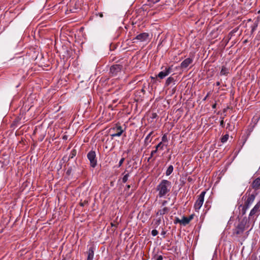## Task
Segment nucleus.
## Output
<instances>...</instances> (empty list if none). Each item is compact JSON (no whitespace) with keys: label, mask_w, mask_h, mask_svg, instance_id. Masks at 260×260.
Instances as JSON below:
<instances>
[{"label":"nucleus","mask_w":260,"mask_h":260,"mask_svg":"<svg viewBox=\"0 0 260 260\" xmlns=\"http://www.w3.org/2000/svg\"><path fill=\"white\" fill-rule=\"evenodd\" d=\"M172 187L171 182L167 180H162L156 187L158 196L162 198L170 193Z\"/></svg>","instance_id":"obj_1"},{"label":"nucleus","mask_w":260,"mask_h":260,"mask_svg":"<svg viewBox=\"0 0 260 260\" xmlns=\"http://www.w3.org/2000/svg\"><path fill=\"white\" fill-rule=\"evenodd\" d=\"M249 219L246 217H244L241 220L239 221V223L235 226L234 229L233 233L237 235H239L244 232L245 230L246 226L248 222Z\"/></svg>","instance_id":"obj_2"},{"label":"nucleus","mask_w":260,"mask_h":260,"mask_svg":"<svg viewBox=\"0 0 260 260\" xmlns=\"http://www.w3.org/2000/svg\"><path fill=\"white\" fill-rule=\"evenodd\" d=\"M260 214V201L257 203L254 207L250 211L249 215V220H252L254 221L256 218Z\"/></svg>","instance_id":"obj_3"},{"label":"nucleus","mask_w":260,"mask_h":260,"mask_svg":"<svg viewBox=\"0 0 260 260\" xmlns=\"http://www.w3.org/2000/svg\"><path fill=\"white\" fill-rule=\"evenodd\" d=\"M122 68L123 66L121 64H116L112 65L110 68V75L112 77L118 76L119 74H120Z\"/></svg>","instance_id":"obj_4"},{"label":"nucleus","mask_w":260,"mask_h":260,"mask_svg":"<svg viewBox=\"0 0 260 260\" xmlns=\"http://www.w3.org/2000/svg\"><path fill=\"white\" fill-rule=\"evenodd\" d=\"M205 193L206 191H202L201 193V194L198 196V199L197 200L194 205V208L196 211H198L202 207L204 203Z\"/></svg>","instance_id":"obj_5"},{"label":"nucleus","mask_w":260,"mask_h":260,"mask_svg":"<svg viewBox=\"0 0 260 260\" xmlns=\"http://www.w3.org/2000/svg\"><path fill=\"white\" fill-rule=\"evenodd\" d=\"M87 158L90 161V166L95 168L97 165L96 154L94 151L91 150L87 154Z\"/></svg>","instance_id":"obj_6"},{"label":"nucleus","mask_w":260,"mask_h":260,"mask_svg":"<svg viewBox=\"0 0 260 260\" xmlns=\"http://www.w3.org/2000/svg\"><path fill=\"white\" fill-rule=\"evenodd\" d=\"M110 130L116 132V133L111 135L112 138L120 137L123 132L122 127L119 124H116L115 126L114 127L111 128Z\"/></svg>","instance_id":"obj_7"},{"label":"nucleus","mask_w":260,"mask_h":260,"mask_svg":"<svg viewBox=\"0 0 260 260\" xmlns=\"http://www.w3.org/2000/svg\"><path fill=\"white\" fill-rule=\"evenodd\" d=\"M172 72V68L171 67H166L165 70H162L158 73L157 77L160 79H162L169 75Z\"/></svg>","instance_id":"obj_8"},{"label":"nucleus","mask_w":260,"mask_h":260,"mask_svg":"<svg viewBox=\"0 0 260 260\" xmlns=\"http://www.w3.org/2000/svg\"><path fill=\"white\" fill-rule=\"evenodd\" d=\"M255 198V195L254 194H249L247 199H245L244 205H246V207H249L252 203L254 201Z\"/></svg>","instance_id":"obj_9"},{"label":"nucleus","mask_w":260,"mask_h":260,"mask_svg":"<svg viewBox=\"0 0 260 260\" xmlns=\"http://www.w3.org/2000/svg\"><path fill=\"white\" fill-rule=\"evenodd\" d=\"M193 62V59L187 58L184 59L180 64V68L182 69H186Z\"/></svg>","instance_id":"obj_10"},{"label":"nucleus","mask_w":260,"mask_h":260,"mask_svg":"<svg viewBox=\"0 0 260 260\" xmlns=\"http://www.w3.org/2000/svg\"><path fill=\"white\" fill-rule=\"evenodd\" d=\"M251 187L256 191L260 188V177L255 179L250 185Z\"/></svg>","instance_id":"obj_11"},{"label":"nucleus","mask_w":260,"mask_h":260,"mask_svg":"<svg viewBox=\"0 0 260 260\" xmlns=\"http://www.w3.org/2000/svg\"><path fill=\"white\" fill-rule=\"evenodd\" d=\"M149 34L147 32H143L137 35L134 39H137L141 42L147 41L149 37Z\"/></svg>","instance_id":"obj_12"},{"label":"nucleus","mask_w":260,"mask_h":260,"mask_svg":"<svg viewBox=\"0 0 260 260\" xmlns=\"http://www.w3.org/2000/svg\"><path fill=\"white\" fill-rule=\"evenodd\" d=\"M94 247L93 245L91 246L87 252V260H93L94 257Z\"/></svg>","instance_id":"obj_13"},{"label":"nucleus","mask_w":260,"mask_h":260,"mask_svg":"<svg viewBox=\"0 0 260 260\" xmlns=\"http://www.w3.org/2000/svg\"><path fill=\"white\" fill-rule=\"evenodd\" d=\"M170 211V208L168 207H165L162 209H159L156 212L157 215H163L167 214Z\"/></svg>","instance_id":"obj_14"},{"label":"nucleus","mask_w":260,"mask_h":260,"mask_svg":"<svg viewBox=\"0 0 260 260\" xmlns=\"http://www.w3.org/2000/svg\"><path fill=\"white\" fill-rule=\"evenodd\" d=\"M175 78L173 77L170 76L169 78H168L166 80V83H165V86H168L171 83H173L174 84H175Z\"/></svg>","instance_id":"obj_15"},{"label":"nucleus","mask_w":260,"mask_h":260,"mask_svg":"<svg viewBox=\"0 0 260 260\" xmlns=\"http://www.w3.org/2000/svg\"><path fill=\"white\" fill-rule=\"evenodd\" d=\"M161 219L160 218H159L156 219H154L153 222H152V228H156L160 224Z\"/></svg>","instance_id":"obj_16"},{"label":"nucleus","mask_w":260,"mask_h":260,"mask_svg":"<svg viewBox=\"0 0 260 260\" xmlns=\"http://www.w3.org/2000/svg\"><path fill=\"white\" fill-rule=\"evenodd\" d=\"M246 207V205H240L239 208L240 210V214H241L242 215H244L246 213V210L249 208V207Z\"/></svg>","instance_id":"obj_17"},{"label":"nucleus","mask_w":260,"mask_h":260,"mask_svg":"<svg viewBox=\"0 0 260 260\" xmlns=\"http://www.w3.org/2000/svg\"><path fill=\"white\" fill-rule=\"evenodd\" d=\"M153 132H150L145 138L144 144L146 146H147L149 144V143L151 142V139H150V138Z\"/></svg>","instance_id":"obj_18"},{"label":"nucleus","mask_w":260,"mask_h":260,"mask_svg":"<svg viewBox=\"0 0 260 260\" xmlns=\"http://www.w3.org/2000/svg\"><path fill=\"white\" fill-rule=\"evenodd\" d=\"M229 73V70L224 66H222L220 71V75H226Z\"/></svg>","instance_id":"obj_19"},{"label":"nucleus","mask_w":260,"mask_h":260,"mask_svg":"<svg viewBox=\"0 0 260 260\" xmlns=\"http://www.w3.org/2000/svg\"><path fill=\"white\" fill-rule=\"evenodd\" d=\"M173 169L174 168L172 165L169 166L166 172V175L167 176H169L170 175H171V173L173 172Z\"/></svg>","instance_id":"obj_20"},{"label":"nucleus","mask_w":260,"mask_h":260,"mask_svg":"<svg viewBox=\"0 0 260 260\" xmlns=\"http://www.w3.org/2000/svg\"><path fill=\"white\" fill-rule=\"evenodd\" d=\"M164 147V144L162 143V142L159 143L156 146L155 150L157 152V151L159 150H163Z\"/></svg>","instance_id":"obj_21"},{"label":"nucleus","mask_w":260,"mask_h":260,"mask_svg":"<svg viewBox=\"0 0 260 260\" xmlns=\"http://www.w3.org/2000/svg\"><path fill=\"white\" fill-rule=\"evenodd\" d=\"M189 223L188 221V218L185 216H183L182 219H181V224L183 225H186Z\"/></svg>","instance_id":"obj_22"},{"label":"nucleus","mask_w":260,"mask_h":260,"mask_svg":"<svg viewBox=\"0 0 260 260\" xmlns=\"http://www.w3.org/2000/svg\"><path fill=\"white\" fill-rule=\"evenodd\" d=\"M76 154H77L76 150L72 149L70 152V155H69V159L73 158L74 157H75L76 156Z\"/></svg>","instance_id":"obj_23"},{"label":"nucleus","mask_w":260,"mask_h":260,"mask_svg":"<svg viewBox=\"0 0 260 260\" xmlns=\"http://www.w3.org/2000/svg\"><path fill=\"white\" fill-rule=\"evenodd\" d=\"M258 26V21H256L251 27V34H253Z\"/></svg>","instance_id":"obj_24"},{"label":"nucleus","mask_w":260,"mask_h":260,"mask_svg":"<svg viewBox=\"0 0 260 260\" xmlns=\"http://www.w3.org/2000/svg\"><path fill=\"white\" fill-rule=\"evenodd\" d=\"M129 176V174L128 173L125 174L124 176L122 177V181L123 183H125L127 182V180H128V178Z\"/></svg>","instance_id":"obj_25"},{"label":"nucleus","mask_w":260,"mask_h":260,"mask_svg":"<svg viewBox=\"0 0 260 260\" xmlns=\"http://www.w3.org/2000/svg\"><path fill=\"white\" fill-rule=\"evenodd\" d=\"M228 138H229V135H225L223 136L221 138V142L224 143V142H226V141L228 140Z\"/></svg>","instance_id":"obj_26"},{"label":"nucleus","mask_w":260,"mask_h":260,"mask_svg":"<svg viewBox=\"0 0 260 260\" xmlns=\"http://www.w3.org/2000/svg\"><path fill=\"white\" fill-rule=\"evenodd\" d=\"M157 152L156 150H152L151 152V154H150V156L147 159V162H149L150 161V159H151V158L153 157V156L154 155V154L155 153H156Z\"/></svg>","instance_id":"obj_27"},{"label":"nucleus","mask_w":260,"mask_h":260,"mask_svg":"<svg viewBox=\"0 0 260 260\" xmlns=\"http://www.w3.org/2000/svg\"><path fill=\"white\" fill-rule=\"evenodd\" d=\"M153 258L155 260H163V256L161 255H155L153 257Z\"/></svg>","instance_id":"obj_28"},{"label":"nucleus","mask_w":260,"mask_h":260,"mask_svg":"<svg viewBox=\"0 0 260 260\" xmlns=\"http://www.w3.org/2000/svg\"><path fill=\"white\" fill-rule=\"evenodd\" d=\"M174 222L175 224L178 223L181 224V219H180L178 217H175Z\"/></svg>","instance_id":"obj_29"},{"label":"nucleus","mask_w":260,"mask_h":260,"mask_svg":"<svg viewBox=\"0 0 260 260\" xmlns=\"http://www.w3.org/2000/svg\"><path fill=\"white\" fill-rule=\"evenodd\" d=\"M151 234L153 236H156L158 234V231L156 230H153Z\"/></svg>","instance_id":"obj_30"},{"label":"nucleus","mask_w":260,"mask_h":260,"mask_svg":"<svg viewBox=\"0 0 260 260\" xmlns=\"http://www.w3.org/2000/svg\"><path fill=\"white\" fill-rule=\"evenodd\" d=\"M125 160V158L124 157L122 158L119 162V164H118V167H120L123 164V161H124Z\"/></svg>","instance_id":"obj_31"},{"label":"nucleus","mask_w":260,"mask_h":260,"mask_svg":"<svg viewBox=\"0 0 260 260\" xmlns=\"http://www.w3.org/2000/svg\"><path fill=\"white\" fill-rule=\"evenodd\" d=\"M88 202L87 201H84L83 202H80L79 204L81 206L83 207L85 205L87 204Z\"/></svg>","instance_id":"obj_32"},{"label":"nucleus","mask_w":260,"mask_h":260,"mask_svg":"<svg viewBox=\"0 0 260 260\" xmlns=\"http://www.w3.org/2000/svg\"><path fill=\"white\" fill-rule=\"evenodd\" d=\"M193 217H194L193 214L190 215L188 217H187L188 221L190 222L193 218Z\"/></svg>","instance_id":"obj_33"},{"label":"nucleus","mask_w":260,"mask_h":260,"mask_svg":"<svg viewBox=\"0 0 260 260\" xmlns=\"http://www.w3.org/2000/svg\"><path fill=\"white\" fill-rule=\"evenodd\" d=\"M162 142H167V138L166 135H164L162 137Z\"/></svg>","instance_id":"obj_34"},{"label":"nucleus","mask_w":260,"mask_h":260,"mask_svg":"<svg viewBox=\"0 0 260 260\" xmlns=\"http://www.w3.org/2000/svg\"><path fill=\"white\" fill-rule=\"evenodd\" d=\"M220 125L222 127H223L224 126V121H223V119L220 122Z\"/></svg>","instance_id":"obj_35"},{"label":"nucleus","mask_w":260,"mask_h":260,"mask_svg":"<svg viewBox=\"0 0 260 260\" xmlns=\"http://www.w3.org/2000/svg\"><path fill=\"white\" fill-rule=\"evenodd\" d=\"M111 225L112 227H115V228L117 227V224L114 223V222H111Z\"/></svg>","instance_id":"obj_36"},{"label":"nucleus","mask_w":260,"mask_h":260,"mask_svg":"<svg viewBox=\"0 0 260 260\" xmlns=\"http://www.w3.org/2000/svg\"><path fill=\"white\" fill-rule=\"evenodd\" d=\"M131 188L130 185H126V187L125 188V190H128Z\"/></svg>","instance_id":"obj_37"},{"label":"nucleus","mask_w":260,"mask_h":260,"mask_svg":"<svg viewBox=\"0 0 260 260\" xmlns=\"http://www.w3.org/2000/svg\"><path fill=\"white\" fill-rule=\"evenodd\" d=\"M167 201H166V200L162 202V206H165V205L167 204Z\"/></svg>","instance_id":"obj_38"},{"label":"nucleus","mask_w":260,"mask_h":260,"mask_svg":"<svg viewBox=\"0 0 260 260\" xmlns=\"http://www.w3.org/2000/svg\"><path fill=\"white\" fill-rule=\"evenodd\" d=\"M156 116H157V115H156V113H153L152 114V118H156Z\"/></svg>","instance_id":"obj_39"},{"label":"nucleus","mask_w":260,"mask_h":260,"mask_svg":"<svg viewBox=\"0 0 260 260\" xmlns=\"http://www.w3.org/2000/svg\"><path fill=\"white\" fill-rule=\"evenodd\" d=\"M166 231H162L161 232V234L162 235H164V236H165V235H166Z\"/></svg>","instance_id":"obj_40"},{"label":"nucleus","mask_w":260,"mask_h":260,"mask_svg":"<svg viewBox=\"0 0 260 260\" xmlns=\"http://www.w3.org/2000/svg\"><path fill=\"white\" fill-rule=\"evenodd\" d=\"M209 93H208L207 95L204 98V99H203L204 101H205L206 100V99H207L208 96H209Z\"/></svg>","instance_id":"obj_41"},{"label":"nucleus","mask_w":260,"mask_h":260,"mask_svg":"<svg viewBox=\"0 0 260 260\" xmlns=\"http://www.w3.org/2000/svg\"><path fill=\"white\" fill-rule=\"evenodd\" d=\"M63 139L64 140H66V139H67V136H64L63 137Z\"/></svg>","instance_id":"obj_42"},{"label":"nucleus","mask_w":260,"mask_h":260,"mask_svg":"<svg viewBox=\"0 0 260 260\" xmlns=\"http://www.w3.org/2000/svg\"><path fill=\"white\" fill-rule=\"evenodd\" d=\"M213 108H215L216 107V104H214L212 106Z\"/></svg>","instance_id":"obj_43"},{"label":"nucleus","mask_w":260,"mask_h":260,"mask_svg":"<svg viewBox=\"0 0 260 260\" xmlns=\"http://www.w3.org/2000/svg\"><path fill=\"white\" fill-rule=\"evenodd\" d=\"M67 174H69V173H70V170H68L67 171Z\"/></svg>","instance_id":"obj_44"},{"label":"nucleus","mask_w":260,"mask_h":260,"mask_svg":"<svg viewBox=\"0 0 260 260\" xmlns=\"http://www.w3.org/2000/svg\"><path fill=\"white\" fill-rule=\"evenodd\" d=\"M160 0H155V3H157L159 1H160Z\"/></svg>","instance_id":"obj_45"},{"label":"nucleus","mask_w":260,"mask_h":260,"mask_svg":"<svg viewBox=\"0 0 260 260\" xmlns=\"http://www.w3.org/2000/svg\"><path fill=\"white\" fill-rule=\"evenodd\" d=\"M216 84H217V85H219L220 83H219V82H218L216 83Z\"/></svg>","instance_id":"obj_46"},{"label":"nucleus","mask_w":260,"mask_h":260,"mask_svg":"<svg viewBox=\"0 0 260 260\" xmlns=\"http://www.w3.org/2000/svg\"><path fill=\"white\" fill-rule=\"evenodd\" d=\"M191 180V179L190 177H189V178H188V180L190 181V180Z\"/></svg>","instance_id":"obj_47"},{"label":"nucleus","mask_w":260,"mask_h":260,"mask_svg":"<svg viewBox=\"0 0 260 260\" xmlns=\"http://www.w3.org/2000/svg\"><path fill=\"white\" fill-rule=\"evenodd\" d=\"M228 126H230V123H228Z\"/></svg>","instance_id":"obj_48"},{"label":"nucleus","mask_w":260,"mask_h":260,"mask_svg":"<svg viewBox=\"0 0 260 260\" xmlns=\"http://www.w3.org/2000/svg\"><path fill=\"white\" fill-rule=\"evenodd\" d=\"M101 17H102L103 16V14H101V15H100Z\"/></svg>","instance_id":"obj_49"},{"label":"nucleus","mask_w":260,"mask_h":260,"mask_svg":"<svg viewBox=\"0 0 260 260\" xmlns=\"http://www.w3.org/2000/svg\"><path fill=\"white\" fill-rule=\"evenodd\" d=\"M62 260H66L65 258H63Z\"/></svg>","instance_id":"obj_50"},{"label":"nucleus","mask_w":260,"mask_h":260,"mask_svg":"<svg viewBox=\"0 0 260 260\" xmlns=\"http://www.w3.org/2000/svg\"><path fill=\"white\" fill-rule=\"evenodd\" d=\"M258 13H260V10L258 12Z\"/></svg>","instance_id":"obj_51"}]
</instances>
